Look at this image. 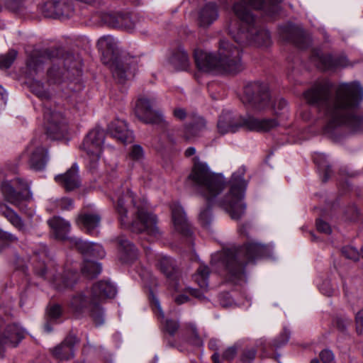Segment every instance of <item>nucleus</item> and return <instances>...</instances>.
Masks as SVG:
<instances>
[{
    "label": "nucleus",
    "instance_id": "nucleus-58",
    "mask_svg": "<svg viewBox=\"0 0 363 363\" xmlns=\"http://www.w3.org/2000/svg\"><path fill=\"white\" fill-rule=\"evenodd\" d=\"M316 227L317 230L320 232L325 234H330L332 231L330 225L322 220L321 219H318L316 220Z\"/></svg>",
    "mask_w": 363,
    "mask_h": 363
},
{
    "label": "nucleus",
    "instance_id": "nucleus-32",
    "mask_svg": "<svg viewBox=\"0 0 363 363\" xmlns=\"http://www.w3.org/2000/svg\"><path fill=\"white\" fill-rule=\"evenodd\" d=\"M0 214L6 218L18 231L23 234L27 233L26 224L21 217L4 203H0Z\"/></svg>",
    "mask_w": 363,
    "mask_h": 363
},
{
    "label": "nucleus",
    "instance_id": "nucleus-10",
    "mask_svg": "<svg viewBox=\"0 0 363 363\" xmlns=\"http://www.w3.org/2000/svg\"><path fill=\"white\" fill-rule=\"evenodd\" d=\"M239 45L221 40L219 44L218 55L223 65V69L230 73H238L244 69L241 60L242 48Z\"/></svg>",
    "mask_w": 363,
    "mask_h": 363
},
{
    "label": "nucleus",
    "instance_id": "nucleus-20",
    "mask_svg": "<svg viewBox=\"0 0 363 363\" xmlns=\"http://www.w3.org/2000/svg\"><path fill=\"white\" fill-rule=\"evenodd\" d=\"M280 33L285 40L292 42L301 49L308 44L309 39L300 26L289 23L280 28Z\"/></svg>",
    "mask_w": 363,
    "mask_h": 363
},
{
    "label": "nucleus",
    "instance_id": "nucleus-40",
    "mask_svg": "<svg viewBox=\"0 0 363 363\" xmlns=\"http://www.w3.org/2000/svg\"><path fill=\"white\" fill-rule=\"evenodd\" d=\"M70 244L75 247L84 256L87 257L89 247H91V242H86L78 238H70L69 240Z\"/></svg>",
    "mask_w": 363,
    "mask_h": 363
},
{
    "label": "nucleus",
    "instance_id": "nucleus-44",
    "mask_svg": "<svg viewBox=\"0 0 363 363\" xmlns=\"http://www.w3.org/2000/svg\"><path fill=\"white\" fill-rule=\"evenodd\" d=\"M186 327L191 334L190 337L191 343L196 346H201L203 340L198 333L196 325L194 323H189L186 325Z\"/></svg>",
    "mask_w": 363,
    "mask_h": 363
},
{
    "label": "nucleus",
    "instance_id": "nucleus-63",
    "mask_svg": "<svg viewBox=\"0 0 363 363\" xmlns=\"http://www.w3.org/2000/svg\"><path fill=\"white\" fill-rule=\"evenodd\" d=\"M6 6L11 10L17 9L22 2V0H4Z\"/></svg>",
    "mask_w": 363,
    "mask_h": 363
},
{
    "label": "nucleus",
    "instance_id": "nucleus-37",
    "mask_svg": "<svg viewBox=\"0 0 363 363\" xmlns=\"http://www.w3.org/2000/svg\"><path fill=\"white\" fill-rule=\"evenodd\" d=\"M210 270L206 265H200L194 276L195 281L201 289H206L208 285V277Z\"/></svg>",
    "mask_w": 363,
    "mask_h": 363
},
{
    "label": "nucleus",
    "instance_id": "nucleus-46",
    "mask_svg": "<svg viewBox=\"0 0 363 363\" xmlns=\"http://www.w3.org/2000/svg\"><path fill=\"white\" fill-rule=\"evenodd\" d=\"M0 241L4 244L9 245L18 242V237L0 228Z\"/></svg>",
    "mask_w": 363,
    "mask_h": 363
},
{
    "label": "nucleus",
    "instance_id": "nucleus-62",
    "mask_svg": "<svg viewBox=\"0 0 363 363\" xmlns=\"http://www.w3.org/2000/svg\"><path fill=\"white\" fill-rule=\"evenodd\" d=\"M252 230V225L249 223H242L238 228L240 235L249 238L250 231Z\"/></svg>",
    "mask_w": 363,
    "mask_h": 363
},
{
    "label": "nucleus",
    "instance_id": "nucleus-17",
    "mask_svg": "<svg viewBox=\"0 0 363 363\" xmlns=\"http://www.w3.org/2000/svg\"><path fill=\"white\" fill-rule=\"evenodd\" d=\"M24 153L28 154V163L30 169L40 172L45 169L49 160L48 150L42 146H36L35 141L32 140L26 147Z\"/></svg>",
    "mask_w": 363,
    "mask_h": 363
},
{
    "label": "nucleus",
    "instance_id": "nucleus-53",
    "mask_svg": "<svg viewBox=\"0 0 363 363\" xmlns=\"http://www.w3.org/2000/svg\"><path fill=\"white\" fill-rule=\"evenodd\" d=\"M57 206L61 210L67 211L74 207L73 200L69 198H62L57 201Z\"/></svg>",
    "mask_w": 363,
    "mask_h": 363
},
{
    "label": "nucleus",
    "instance_id": "nucleus-59",
    "mask_svg": "<svg viewBox=\"0 0 363 363\" xmlns=\"http://www.w3.org/2000/svg\"><path fill=\"white\" fill-rule=\"evenodd\" d=\"M320 358L323 363H330L334 359V354L330 350H323L320 353Z\"/></svg>",
    "mask_w": 363,
    "mask_h": 363
},
{
    "label": "nucleus",
    "instance_id": "nucleus-29",
    "mask_svg": "<svg viewBox=\"0 0 363 363\" xmlns=\"http://www.w3.org/2000/svg\"><path fill=\"white\" fill-rule=\"evenodd\" d=\"M119 251V258L125 263L130 262L138 257V250L123 236H120L116 240Z\"/></svg>",
    "mask_w": 363,
    "mask_h": 363
},
{
    "label": "nucleus",
    "instance_id": "nucleus-11",
    "mask_svg": "<svg viewBox=\"0 0 363 363\" xmlns=\"http://www.w3.org/2000/svg\"><path fill=\"white\" fill-rule=\"evenodd\" d=\"M242 101L256 111L270 107L271 98L267 85L260 82L247 84L244 89Z\"/></svg>",
    "mask_w": 363,
    "mask_h": 363
},
{
    "label": "nucleus",
    "instance_id": "nucleus-55",
    "mask_svg": "<svg viewBox=\"0 0 363 363\" xmlns=\"http://www.w3.org/2000/svg\"><path fill=\"white\" fill-rule=\"evenodd\" d=\"M15 185L18 186L21 193L24 195H27V199L30 197L29 185L27 182L20 178H16L14 180Z\"/></svg>",
    "mask_w": 363,
    "mask_h": 363
},
{
    "label": "nucleus",
    "instance_id": "nucleus-33",
    "mask_svg": "<svg viewBox=\"0 0 363 363\" xmlns=\"http://www.w3.org/2000/svg\"><path fill=\"white\" fill-rule=\"evenodd\" d=\"M169 62L177 71H186L190 66L189 55L181 46L173 52Z\"/></svg>",
    "mask_w": 363,
    "mask_h": 363
},
{
    "label": "nucleus",
    "instance_id": "nucleus-41",
    "mask_svg": "<svg viewBox=\"0 0 363 363\" xmlns=\"http://www.w3.org/2000/svg\"><path fill=\"white\" fill-rule=\"evenodd\" d=\"M77 274L73 272H68L62 277V284H57V288L59 290L63 288H72L77 283Z\"/></svg>",
    "mask_w": 363,
    "mask_h": 363
},
{
    "label": "nucleus",
    "instance_id": "nucleus-34",
    "mask_svg": "<svg viewBox=\"0 0 363 363\" xmlns=\"http://www.w3.org/2000/svg\"><path fill=\"white\" fill-rule=\"evenodd\" d=\"M0 189L5 199L12 204L18 206L21 201L27 200V195L16 191L9 181H3L0 185Z\"/></svg>",
    "mask_w": 363,
    "mask_h": 363
},
{
    "label": "nucleus",
    "instance_id": "nucleus-28",
    "mask_svg": "<svg viewBox=\"0 0 363 363\" xmlns=\"http://www.w3.org/2000/svg\"><path fill=\"white\" fill-rule=\"evenodd\" d=\"M45 259H48L45 247H44L40 255L37 253H35L33 255V262L35 273L40 277L46 278L50 277L55 281H57V277L50 269L51 263H46Z\"/></svg>",
    "mask_w": 363,
    "mask_h": 363
},
{
    "label": "nucleus",
    "instance_id": "nucleus-7",
    "mask_svg": "<svg viewBox=\"0 0 363 363\" xmlns=\"http://www.w3.org/2000/svg\"><path fill=\"white\" fill-rule=\"evenodd\" d=\"M279 123L276 119H259L252 116H242L233 115L231 112H223L219 116L217 128L221 135L235 133L244 128L250 131L268 132L277 127Z\"/></svg>",
    "mask_w": 363,
    "mask_h": 363
},
{
    "label": "nucleus",
    "instance_id": "nucleus-45",
    "mask_svg": "<svg viewBox=\"0 0 363 363\" xmlns=\"http://www.w3.org/2000/svg\"><path fill=\"white\" fill-rule=\"evenodd\" d=\"M212 220L211 210L209 206L202 209L199 213V222L205 227L208 228Z\"/></svg>",
    "mask_w": 363,
    "mask_h": 363
},
{
    "label": "nucleus",
    "instance_id": "nucleus-61",
    "mask_svg": "<svg viewBox=\"0 0 363 363\" xmlns=\"http://www.w3.org/2000/svg\"><path fill=\"white\" fill-rule=\"evenodd\" d=\"M355 322L357 332L362 334L363 332V308L356 314Z\"/></svg>",
    "mask_w": 363,
    "mask_h": 363
},
{
    "label": "nucleus",
    "instance_id": "nucleus-60",
    "mask_svg": "<svg viewBox=\"0 0 363 363\" xmlns=\"http://www.w3.org/2000/svg\"><path fill=\"white\" fill-rule=\"evenodd\" d=\"M286 107H287V102L284 99H279L277 100L274 102V105L272 106V108L276 114L281 113V111H283Z\"/></svg>",
    "mask_w": 363,
    "mask_h": 363
},
{
    "label": "nucleus",
    "instance_id": "nucleus-51",
    "mask_svg": "<svg viewBox=\"0 0 363 363\" xmlns=\"http://www.w3.org/2000/svg\"><path fill=\"white\" fill-rule=\"evenodd\" d=\"M208 347L210 350L215 352L211 357L213 363H220V354L218 352L219 345L218 340L216 339L210 340L208 342Z\"/></svg>",
    "mask_w": 363,
    "mask_h": 363
},
{
    "label": "nucleus",
    "instance_id": "nucleus-19",
    "mask_svg": "<svg viewBox=\"0 0 363 363\" xmlns=\"http://www.w3.org/2000/svg\"><path fill=\"white\" fill-rule=\"evenodd\" d=\"M194 60L197 68L200 71L205 72L223 71L219 55L207 53L201 50H196Z\"/></svg>",
    "mask_w": 363,
    "mask_h": 363
},
{
    "label": "nucleus",
    "instance_id": "nucleus-47",
    "mask_svg": "<svg viewBox=\"0 0 363 363\" xmlns=\"http://www.w3.org/2000/svg\"><path fill=\"white\" fill-rule=\"evenodd\" d=\"M105 251L101 245L97 243L91 242V247L87 257H93L96 258H103L105 257Z\"/></svg>",
    "mask_w": 363,
    "mask_h": 363
},
{
    "label": "nucleus",
    "instance_id": "nucleus-50",
    "mask_svg": "<svg viewBox=\"0 0 363 363\" xmlns=\"http://www.w3.org/2000/svg\"><path fill=\"white\" fill-rule=\"evenodd\" d=\"M342 253L346 258L353 261L358 260L359 257V253L358 250L351 246L344 247L342 249Z\"/></svg>",
    "mask_w": 363,
    "mask_h": 363
},
{
    "label": "nucleus",
    "instance_id": "nucleus-24",
    "mask_svg": "<svg viewBox=\"0 0 363 363\" xmlns=\"http://www.w3.org/2000/svg\"><path fill=\"white\" fill-rule=\"evenodd\" d=\"M78 166L74 164L65 174L55 177V181L67 191L79 187L81 182L78 174Z\"/></svg>",
    "mask_w": 363,
    "mask_h": 363
},
{
    "label": "nucleus",
    "instance_id": "nucleus-35",
    "mask_svg": "<svg viewBox=\"0 0 363 363\" xmlns=\"http://www.w3.org/2000/svg\"><path fill=\"white\" fill-rule=\"evenodd\" d=\"M157 267L167 278L175 279L176 270L170 257L166 256L159 257Z\"/></svg>",
    "mask_w": 363,
    "mask_h": 363
},
{
    "label": "nucleus",
    "instance_id": "nucleus-5",
    "mask_svg": "<svg viewBox=\"0 0 363 363\" xmlns=\"http://www.w3.org/2000/svg\"><path fill=\"white\" fill-rule=\"evenodd\" d=\"M193 162L187 177L188 184L196 194L211 201L224 189L225 179L221 175L213 172L198 156L193 158Z\"/></svg>",
    "mask_w": 363,
    "mask_h": 363
},
{
    "label": "nucleus",
    "instance_id": "nucleus-3",
    "mask_svg": "<svg viewBox=\"0 0 363 363\" xmlns=\"http://www.w3.org/2000/svg\"><path fill=\"white\" fill-rule=\"evenodd\" d=\"M116 211L124 227H130L137 233L145 232L154 237L160 235L157 216L148 212L143 202L135 201L132 192L118 199Z\"/></svg>",
    "mask_w": 363,
    "mask_h": 363
},
{
    "label": "nucleus",
    "instance_id": "nucleus-4",
    "mask_svg": "<svg viewBox=\"0 0 363 363\" xmlns=\"http://www.w3.org/2000/svg\"><path fill=\"white\" fill-rule=\"evenodd\" d=\"M267 250V247L265 245L258 242H251L238 248L228 250L215 255L211 263L213 264L216 259H220L227 271L229 279L235 281L244 276L245 269L248 263L263 256Z\"/></svg>",
    "mask_w": 363,
    "mask_h": 363
},
{
    "label": "nucleus",
    "instance_id": "nucleus-43",
    "mask_svg": "<svg viewBox=\"0 0 363 363\" xmlns=\"http://www.w3.org/2000/svg\"><path fill=\"white\" fill-rule=\"evenodd\" d=\"M17 56V52L14 50H9L6 54L0 57V67L8 69L9 68Z\"/></svg>",
    "mask_w": 363,
    "mask_h": 363
},
{
    "label": "nucleus",
    "instance_id": "nucleus-16",
    "mask_svg": "<svg viewBox=\"0 0 363 363\" xmlns=\"http://www.w3.org/2000/svg\"><path fill=\"white\" fill-rule=\"evenodd\" d=\"M74 1H50L44 6L43 13L46 17L66 19L74 14Z\"/></svg>",
    "mask_w": 363,
    "mask_h": 363
},
{
    "label": "nucleus",
    "instance_id": "nucleus-42",
    "mask_svg": "<svg viewBox=\"0 0 363 363\" xmlns=\"http://www.w3.org/2000/svg\"><path fill=\"white\" fill-rule=\"evenodd\" d=\"M257 354V349L255 347H245L240 355V360L242 363H252Z\"/></svg>",
    "mask_w": 363,
    "mask_h": 363
},
{
    "label": "nucleus",
    "instance_id": "nucleus-18",
    "mask_svg": "<svg viewBox=\"0 0 363 363\" xmlns=\"http://www.w3.org/2000/svg\"><path fill=\"white\" fill-rule=\"evenodd\" d=\"M311 60L323 70L345 67L348 65V60L345 56H333L330 54H323L320 50L313 52Z\"/></svg>",
    "mask_w": 363,
    "mask_h": 363
},
{
    "label": "nucleus",
    "instance_id": "nucleus-30",
    "mask_svg": "<svg viewBox=\"0 0 363 363\" xmlns=\"http://www.w3.org/2000/svg\"><path fill=\"white\" fill-rule=\"evenodd\" d=\"M48 224L52 230L55 238L60 240H69L67 235L71 229L69 221L60 216H53L48 220Z\"/></svg>",
    "mask_w": 363,
    "mask_h": 363
},
{
    "label": "nucleus",
    "instance_id": "nucleus-8",
    "mask_svg": "<svg viewBox=\"0 0 363 363\" xmlns=\"http://www.w3.org/2000/svg\"><path fill=\"white\" fill-rule=\"evenodd\" d=\"M245 168L240 167L231 177L229 192L221 200L219 205L226 211L233 219H240L245 212L246 205L243 202L247 181L244 179Z\"/></svg>",
    "mask_w": 363,
    "mask_h": 363
},
{
    "label": "nucleus",
    "instance_id": "nucleus-23",
    "mask_svg": "<svg viewBox=\"0 0 363 363\" xmlns=\"http://www.w3.org/2000/svg\"><path fill=\"white\" fill-rule=\"evenodd\" d=\"M78 340L74 335H68L60 345L52 349V355L60 361L69 360L74 357V348Z\"/></svg>",
    "mask_w": 363,
    "mask_h": 363
},
{
    "label": "nucleus",
    "instance_id": "nucleus-48",
    "mask_svg": "<svg viewBox=\"0 0 363 363\" xmlns=\"http://www.w3.org/2000/svg\"><path fill=\"white\" fill-rule=\"evenodd\" d=\"M98 45L101 49L113 50L115 40L111 36H104L99 40Z\"/></svg>",
    "mask_w": 363,
    "mask_h": 363
},
{
    "label": "nucleus",
    "instance_id": "nucleus-27",
    "mask_svg": "<svg viewBox=\"0 0 363 363\" xmlns=\"http://www.w3.org/2000/svg\"><path fill=\"white\" fill-rule=\"evenodd\" d=\"M171 209L175 229L184 235H190L191 234L190 225L183 208L178 203H173L171 206Z\"/></svg>",
    "mask_w": 363,
    "mask_h": 363
},
{
    "label": "nucleus",
    "instance_id": "nucleus-49",
    "mask_svg": "<svg viewBox=\"0 0 363 363\" xmlns=\"http://www.w3.org/2000/svg\"><path fill=\"white\" fill-rule=\"evenodd\" d=\"M238 350V346L234 345L226 348L222 353V359L231 362L235 357Z\"/></svg>",
    "mask_w": 363,
    "mask_h": 363
},
{
    "label": "nucleus",
    "instance_id": "nucleus-9",
    "mask_svg": "<svg viewBox=\"0 0 363 363\" xmlns=\"http://www.w3.org/2000/svg\"><path fill=\"white\" fill-rule=\"evenodd\" d=\"M89 289L73 294L68 303L71 313L76 318H82L87 313L96 326L104 323V311L89 295Z\"/></svg>",
    "mask_w": 363,
    "mask_h": 363
},
{
    "label": "nucleus",
    "instance_id": "nucleus-25",
    "mask_svg": "<svg viewBox=\"0 0 363 363\" xmlns=\"http://www.w3.org/2000/svg\"><path fill=\"white\" fill-rule=\"evenodd\" d=\"M101 216L97 213L82 212L76 218V224L90 235H96V229L100 225Z\"/></svg>",
    "mask_w": 363,
    "mask_h": 363
},
{
    "label": "nucleus",
    "instance_id": "nucleus-56",
    "mask_svg": "<svg viewBox=\"0 0 363 363\" xmlns=\"http://www.w3.org/2000/svg\"><path fill=\"white\" fill-rule=\"evenodd\" d=\"M179 327V325L177 321L171 319L166 320L165 329L169 335H174L177 331Z\"/></svg>",
    "mask_w": 363,
    "mask_h": 363
},
{
    "label": "nucleus",
    "instance_id": "nucleus-12",
    "mask_svg": "<svg viewBox=\"0 0 363 363\" xmlns=\"http://www.w3.org/2000/svg\"><path fill=\"white\" fill-rule=\"evenodd\" d=\"M104 139L105 133L104 130L95 128L91 130L83 140L81 149L86 152L91 169H95L97 167L102 152Z\"/></svg>",
    "mask_w": 363,
    "mask_h": 363
},
{
    "label": "nucleus",
    "instance_id": "nucleus-14",
    "mask_svg": "<svg viewBox=\"0 0 363 363\" xmlns=\"http://www.w3.org/2000/svg\"><path fill=\"white\" fill-rule=\"evenodd\" d=\"M25 337V331L18 324L0 325V357H4L6 348L18 347Z\"/></svg>",
    "mask_w": 363,
    "mask_h": 363
},
{
    "label": "nucleus",
    "instance_id": "nucleus-26",
    "mask_svg": "<svg viewBox=\"0 0 363 363\" xmlns=\"http://www.w3.org/2000/svg\"><path fill=\"white\" fill-rule=\"evenodd\" d=\"M108 130L113 138L124 144L131 143L133 141V132L128 128L125 121L114 120L108 125Z\"/></svg>",
    "mask_w": 363,
    "mask_h": 363
},
{
    "label": "nucleus",
    "instance_id": "nucleus-1",
    "mask_svg": "<svg viewBox=\"0 0 363 363\" xmlns=\"http://www.w3.org/2000/svg\"><path fill=\"white\" fill-rule=\"evenodd\" d=\"M306 101L323 113L331 128L345 125L355 133H363V117L354 110L363 100V88L356 82L339 84L334 94L331 83L314 84L303 94Z\"/></svg>",
    "mask_w": 363,
    "mask_h": 363
},
{
    "label": "nucleus",
    "instance_id": "nucleus-2",
    "mask_svg": "<svg viewBox=\"0 0 363 363\" xmlns=\"http://www.w3.org/2000/svg\"><path fill=\"white\" fill-rule=\"evenodd\" d=\"M264 0H240L233 6V11L239 19L236 29L230 28V33L235 42L239 43H254L257 45H267L270 42L268 30L259 29L256 26L255 16L248 7L255 9H265Z\"/></svg>",
    "mask_w": 363,
    "mask_h": 363
},
{
    "label": "nucleus",
    "instance_id": "nucleus-38",
    "mask_svg": "<svg viewBox=\"0 0 363 363\" xmlns=\"http://www.w3.org/2000/svg\"><path fill=\"white\" fill-rule=\"evenodd\" d=\"M32 93L43 101H48L51 99L50 92L44 89L43 84L39 81H33L30 85Z\"/></svg>",
    "mask_w": 363,
    "mask_h": 363
},
{
    "label": "nucleus",
    "instance_id": "nucleus-21",
    "mask_svg": "<svg viewBox=\"0 0 363 363\" xmlns=\"http://www.w3.org/2000/svg\"><path fill=\"white\" fill-rule=\"evenodd\" d=\"M89 295L94 300L101 306V303L108 298H113L117 294L116 287L109 281H99L95 283L89 289Z\"/></svg>",
    "mask_w": 363,
    "mask_h": 363
},
{
    "label": "nucleus",
    "instance_id": "nucleus-52",
    "mask_svg": "<svg viewBox=\"0 0 363 363\" xmlns=\"http://www.w3.org/2000/svg\"><path fill=\"white\" fill-rule=\"evenodd\" d=\"M290 338V333L284 330V332L279 335V337L274 340L273 342V346L276 348L280 347L283 345H285Z\"/></svg>",
    "mask_w": 363,
    "mask_h": 363
},
{
    "label": "nucleus",
    "instance_id": "nucleus-36",
    "mask_svg": "<svg viewBox=\"0 0 363 363\" xmlns=\"http://www.w3.org/2000/svg\"><path fill=\"white\" fill-rule=\"evenodd\" d=\"M101 271L102 267L99 263L89 259H85L82 267V274L90 279L97 277Z\"/></svg>",
    "mask_w": 363,
    "mask_h": 363
},
{
    "label": "nucleus",
    "instance_id": "nucleus-57",
    "mask_svg": "<svg viewBox=\"0 0 363 363\" xmlns=\"http://www.w3.org/2000/svg\"><path fill=\"white\" fill-rule=\"evenodd\" d=\"M130 157L135 160L141 159L143 157V150L142 147L139 145H133L130 152Z\"/></svg>",
    "mask_w": 363,
    "mask_h": 363
},
{
    "label": "nucleus",
    "instance_id": "nucleus-22",
    "mask_svg": "<svg viewBox=\"0 0 363 363\" xmlns=\"http://www.w3.org/2000/svg\"><path fill=\"white\" fill-rule=\"evenodd\" d=\"M104 62L108 65L113 77L117 79L120 83H123L130 77L134 76V70H132L131 63L127 60L125 61L115 57L110 62Z\"/></svg>",
    "mask_w": 363,
    "mask_h": 363
},
{
    "label": "nucleus",
    "instance_id": "nucleus-54",
    "mask_svg": "<svg viewBox=\"0 0 363 363\" xmlns=\"http://www.w3.org/2000/svg\"><path fill=\"white\" fill-rule=\"evenodd\" d=\"M47 313L50 319L56 320L62 314L61 306L58 304L53 305L48 308Z\"/></svg>",
    "mask_w": 363,
    "mask_h": 363
},
{
    "label": "nucleus",
    "instance_id": "nucleus-39",
    "mask_svg": "<svg viewBox=\"0 0 363 363\" xmlns=\"http://www.w3.org/2000/svg\"><path fill=\"white\" fill-rule=\"evenodd\" d=\"M205 128L206 121L201 117H198L194 123H189L186 126V132L191 136H196Z\"/></svg>",
    "mask_w": 363,
    "mask_h": 363
},
{
    "label": "nucleus",
    "instance_id": "nucleus-15",
    "mask_svg": "<svg viewBox=\"0 0 363 363\" xmlns=\"http://www.w3.org/2000/svg\"><path fill=\"white\" fill-rule=\"evenodd\" d=\"M44 125L47 135L53 140L61 138L67 130L62 114L49 108L44 111Z\"/></svg>",
    "mask_w": 363,
    "mask_h": 363
},
{
    "label": "nucleus",
    "instance_id": "nucleus-6",
    "mask_svg": "<svg viewBox=\"0 0 363 363\" xmlns=\"http://www.w3.org/2000/svg\"><path fill=\"white\" fill-rule=\"evenodd\" d=\"M59 54L60 51L57 49H45L32 55L27 61V66L30 70L38 72L44 63L56 58L57 64L48 71V80L52 84L61 83L69 78V72L76 68L77 62L72 55L58 58Z\"/></svg>",
    "mask_w": 363,
    "mask_h": 363
},
{
    "label": "nucleus",
    "instance_id": "nucleus-13",
    "mask_svg": "<svg viewBox=\"0 0 363 363\" xmlns=\"http://www.w3.org/2000/svg\"><path fill=\"white\" fill-rule=\"evenodd\" d=\"M135 115L139 120L145 123L161 125L165 128L168 123L159 111L153 108L152 103L149 99L140 98L135 106Z\"/></svg>",
    "mask_w": 363,
    "mask_h": 363
},
{
    "label": "nucleus",
    "instance_id": "nucleus-64",
    "mask_svg": "<svg viewBox=\"0 0 363 363\" xmlns=\"http://www.w3.org/2000/svg\"><path fill=\"white\" fill-rule=\"evenodd\" d=\"M174 116L178 119L183 120L186 116V111L183 108H175L173 111Z\"/></svg>",
    "mask_w": 363,
    "mask_h": 363
},
{
    "label": "nucleus",
    "instance_id": "nucleus-31",
    "mask_svg": "<svg viewBox=\"0 0 363 363\" xmlns=\"http://www.w3.org/2000/svg\"><path fill=\"white\" fill-rule=\"evenodd\" d=\"M218 13L216 4L208 3L199 11L198 23L201 27H208L218 18Z\"/></svg>",
    "mask_w": 363,
    "mask_h": 363
}]
</instances>
